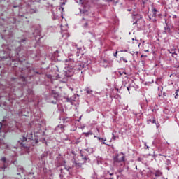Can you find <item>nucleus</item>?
Returning a JSON list of instances; mask_svg holds the SVG:
<instances>
[{"mask_svg":"<svg viewBox=\"0 0 179 179\" xmlns=\"http://www.w3.org/2000/svg\"><path fill=\"white\" fill-rule=\"evenodd\" d=\"M120 61H122L125 64H127V62H128V60H127V59H125L124 57H120Z\"/></svg>","mask_w":179,"mask_h":179,"instance_id":"10","label":"nucleus"},{"mask_svg":"<svg viewBox=\"0 0 179 179\" xmlns=\"http://www.w3.org/2000/svg\"><path fill=\"white\" fill-rule=\"evenodd\" d=\"M178 90H176V92L175 93V99H178Z\"/></svg>","mask_w":179,"mask_h":179,"instance_id":"12","label":"nucleus"},{"mask_svg":"<svg viewBox=\"0 0 179 179\" xmlns=\"http://www.w3.org/2000/svg\"><path fill=\"white\" fill-rule=\"evenodd\" d=\"M52 104H55V103L54 102V101H52Z\"/></svg>","mask_w":179,"mask_h":179,"instance_id":"33","label":"nucleus"},{"mask_svg":"<svg viewBox=\"0 0 179 179\" xmlns=\"http://www.w3.org/2000/svg\"><path fill=\"white\" fill-rule=\"evenodd\" d=\"M90 26H91V27H93V22H90Z\"/></svg>","mask_w":179,"mask_h":179,"instance_id":"24","label":"nucleus"},{"mask_svg":"<svg viewBox=\"0 0 179 179\" xmlns=\"http://www.w3.org/2000/svg\"><path fill=\"white\" fill-rule=\"evenodd\" d=\"M164 30L166 31V33H171V30H170L169 27H165Z\"/></svg>","mask_w":179,"mask_h":179,"instance_id":"9","label":"nucleus"},{"mask_svg":"<svg viewBox=\"0 0 179 179\" xmlns=\"http://www.w3.org/2000/svg\"><path fill=\"white\" fill-rule=\"evenodd\" d=\"M83 135H85V136H86V138H89V136H90V135H93V132L92 131H90L89 132H84L83 133Z\"/></svg>","mask_w":179,"mask_h":179,"instance_id":"5","label":"nucleus"},{"mask_svg":"<svg viewBox=\"0 0 179 179\" xmlns=\"http://www.w3.org/2000/svg\"><path fill=\"white\" fill-rule=\"evenodd\" d=\"M4 145H5V149H8V146L6 144H4Z\"/></svg>","mask_w":179,"mask_h":179,"instance_id":"27","label":"nucleus"},{"mask_svg":"<svg viewBox=\"0 0 179 179\" xmlns=\"http://www.w3.org/2000/svg\"><path fill=\"white\" fill-rule=\"evenodd\" d=\"M89 158H86V157H85V158H83V160H84V163H85L86 162V160H87Z\"/></svg>","mask_w":179,"mask_h":179,"instance_id":"20","label":"nucleus"},{"mask_svg":"<svg viewBox=\"0 0 179 179\" xmlns=\"http://www.w3.org/2000/svg\"><path fill=\"white\" fill-rule=\"evenodd\" d=\"M15 66H17L15 65Z\"/></svg>","mask_w":179,"mask_h":179,"instance_id":"42","label":"nucleus"},{"mask_svg":"<svg viewBox=\"0 0 179 179\" xmlns=\"http://www.w3.org/2000/svg\"><path fill=\"white\" fill-rule=\"evenodd\" d=\"M87 93L88 94H90V93H92V91L87 90Z\"/></svg>","mask_w":179,"mask_h":179,"instance_id":"25","label":"nucleus"},{"mask_svg":"<svg viewBox=\"0 0 179 179\" xmlns=\"http://www.w3.org/2000/svg\"><path fill=\"white\" fill-rule=\"evenodd\" d=\"M149 121H150V122H152V120H150Z\"/></svg>","mask_w":179,"mask_h":179,"instance_id":"39","label":"nucleus"},{"mask_svg":"<svg viewBox=\"0 0 179 179\" xmlns=\"http://www.w3.org/2000/svg\"><path fill=\"white\" fill-rule=\"evenodd\" d=\"M19 79H20V80H22V82H26V78H24V77H23V76H20V77L19 78Z\"/></svg>","mask_w":179,"mask_h":179,"instance_id":"11","label":"nucleus"},{"mask_svg":"<svg viewBox=\"0 0 179 179\" xmlns=\"http://www.w3.org/2000/svg\"><path fill=\"white\" fill-rule=\"evenodd\" d=\"M127 90L129 92V87H127Z\"/></svg>","mask_w":179,"mask_h":179,"instance_id":"35","label":"nucleus"},{"mask_svg":"<svg viewBox=\"0 0 179 179\" xmlns=\"http://www.w3.org/2000/svg\"><path fill=\"white\" fill-rule=\"evenodd\" d=\"M13 164H16V161H15V162H13Z\"/></svg>","mask_w":179,"mask_h":179,"instance_id":"36","label":"nucleus"},{"mask_svg":"<svg viewBox=\"0 0 179 179\" xmlns=\"http://www.w3.org/2000/svg\"><path fill=\"white\" fill-rule=\"evenodd\" d=\"M129 12H131V10H128Z\"/></svg>","mask_w":179,"mask_h":179,"instance_id":"38","label":"nucleus"},{"mask_svg":"<svg viewBox=\"0 0 179 179\" xmlns=\"http://www.w3.org/2000/svg\"><path fill=\"white\" fill-rule=\"evenodd\" d=\"M1 160H2V162H3L5 163V162H6V158H5V157L2 158Z\"/></svg>","mask_w":179,"mask_h":179,"instance_id":"21","label":"nucleus"},{"mask_svg":"<svg viewBox=\"0 0 179 179\" xmlns=\"http://www.w3.org/2000/svg\"><path fill=\"white\" fill-rule=\"evenodd\" d=\"M82 23H83V27L87 28V27H92L90 24V23H93V21L88 20H85L84 18L82 20Z\"/></svg>","mask_w":179,"mask_h":179,"instance_id":"2","label":"nucleus"},{"mask_svg":"<svg viewBox=\"0 0 179 179\" xmlns=\"http://www.w3.org/2000/svg\"><path fill=\"white\" fill-rule=\"evenodd\" d=\"M97 132H100V130L99 129H96Z\"/></svg>","mask_w":179,"mask_h":179,"instance_id":"32","label":"nucleus"},{"mask_svg":"<svg viewBox=\"0 0 179 179\" xmlns=\"http://www.w3.org/2000/svg\"><path fill=\"white\" fill-rule=\"evenodd\" d=\"M147 149H149V146H147Z\"/></svg>","mask_w":179,"mask_h":179,"instance_id":"37","label":"nucleus"},{"mask_svg":"<svg viewBox=\"0 0 179 179\" xmlns=\"http://www.w3.org/2000/svg\"><path fill=\"white\" fill-rule=\"evenodd\" d=\"M152 12L153 13L154 17H156V13H157V10L155 8H152Z\"/></svg>","mask_w":179,"mask_h":179,"instance_id":"7","label":"nucleus"},{"mask_svg":"<svg viewBox=\"0 0 179 179\" xmlns=\"http://www.w3.org/2000/svg\"><path fill=\"white\" fill-rule=\"evenodd\" d=\"M152 124H157V123L156 122V120L153 119V120H152Z\"/></svg>","mask_w":179,"mask_h":179,"instance_id":"22","label":"nucleus"},{"mask_svg":"<svg viewBox=\"0 0 179 179\" xmlns=\"http://www.w3.org/2000/svg\"><path fill=\"white\" fill-rule=\"evenodd\" d=\"M50 97H53L55 100H57V99H58V94L55 91H52Z\"/></svg>","mask_w":179,"mask_h":179,"instance_id":"4","label":"nucleus"},{"mask_svg":"<svg viewBox=\"0 0 179 179\" xmlns=\"http://www.w3.org/2000/svg\"><path fill=\"white\" fill-rule=\"evenodd\" d=\"M12 80H13V81H15V80H16V82H18V81H17V78H12ZM18 83H20V82H18Z\"/></svg>","mask_w":179,"mask_h":179,"instance_id":"18","label":"nucleus"},{"mask_svg":"<svg viewBox=\"0 0 179 179\" xmlns=\"http://www.w3.org/2000/svg\"><path fill=\"white\" fill-rule=\"evenodd\" d=\"M94 138H97V136H94Z\"/></svg>","mask_w":179,"mask_h":179,"instance_id":"40","label":"nucleus"},{"mask_svg":"<svg viewBox=\"0 0 179 179\" xmlns=\"http://www.w3.org/2000/svg\"><path fill=\"white\" fill-rule=\"evenodd\" d=\"M75 163V166L76 167H77V169H80V167H82V164H83V163L82 162H74Z\"/></svg>","mask_w":179,"mask_h":179,"instance_id":"6","label":"nucleus"},{"mask_svg":"<svg viewBox=\"0 0 179 179\" xmlns=\"http://www.w3.org/2000/svg\"><path fill=\"white\" fill-rule=\"evenodd\" d=\"M24 41H26V40H24V39H22V40L21 41L22 43H23V42H24Z\"/></svg>","mask_w":179,"mask_h":179,"instance_id":"30","label":"nucleus"},{"mask_svg":"<svg viewBox=\"0 0 179 179\" xmlns=\"http://www.w3.org/2000/svg\"><path fill=\"white\" fill-rule=\"evenodd\" d=\"M99 141H104V138H101L100 137H98Z\"/></svg>","mask_w":179,"mask_h":179,"instance_id":"23","label":"nucleus"},{"mask_svg":"<svg viewBox=\"0 0 179 179\" xmlns=\"http://www.w3.org/2000/svg\"><path fill=\"white\" fill-rule=\"evenodd\" d=\"M80 142V141L79 140V138H78L76 142H75V144L76 145H78V143H79Z\"/></svg>","mask_w":179,"mask_h":179,"instance_id":"17","label":"nucleus"},{"mask_svg":"<svg viewBox=\"0 0 179 179\" xmlns=\"http://www.w3.org/2000/svg\"><path fill=\"white\" fill-rule=\"evenodd\" d=\"M120 75H127V72L125 71H122V73H121V71L119 72Z\"/></svg>","mask_w":179,"mask_h":179,"instance_id":"16","label":"nucleus"},{"mask_svg":"<svg viewBox=\"0 0 179 179\" xmlns=\"http://www.w3.org/2000/svg\"><path fill=\"white\" fill-rule=\"evenodd\" d=\"M18 171H21V173H23V167L20 166V168H17Z\"/></svg>","mask_w":179,"mask_h":179,"instance_id":"13","label":"nucleus"},{"mask_svg":"<svg viewBox=\"0 0 179 179\" xmlns=\"http://www.w3.org/2000/svg\"><path fill=\"white\" fill-rule=\"evenodd\" d=\"M5 127V126L2 125V123L0 122V132H1V129H2L3 132H6V129H3Z\"/></svg>","mask_w":179,"mask_h":179,"instance_id":"8","label":"nucleus"},{"mask_svg":"<svg viewBox=\"0 0 179 179\" xmlns=\"http://www.w3.org/2000/svg\"><path fill=\"white\" fill-rule=\"evenodd\" d=\"M117 54H118V51H116V52L114 54V57H115V58H118V56H117Z\"/></svg>","mask_w":179,"mask_h":179,"instance_id":"19","label":"nucleus"},{"mask_svg":"<svg viewBox=\"0 0 179 179\" xmlns=\"http://www.w3.org/2000/svg\"><path fill=\"white\" fill-rule=\"evenodd\" d=\"M166 164L169 166V164H170V161L169 160H168L167 162H166Z\"/></svg>","mask_w":179,"mask_h":179,"instance_id":"26","label":"nucleus"},{"mask_svg":"<svg viewBox=\"0 0 179 179\" xmlns=\"http://www.w3.org/2000/svg\"><path fill=\"white\" fill-rule=\"evenodd\" d=\"M144 51H145V52H149V49H147V50H145Z\"/></svg>","mask_w":179,"mask_h":179,"instance_id":"28","label":"nucleus"},{"mask_svg":"<svg viewBox=\"0 0 179 179\" xmlns=\"http://www.w3.org/2000/svg\"><path fill=\"white\" fill-rule=\"evenodd\" d=\"M24 141H27V138H25V137H23V141L24 142Z\"/></svg>","mask_w":179,"mask_h":179,"instance_id":"29","label":"nucleus"},{"mask_svg":"<svg viewBox=\"0 0 179 179\" xmlns=\"http://www.w3.org/2000/svg\"><path fill=\"white\" fill-rule=\"evenodd\" d=\"M166 26H167V22H166Z\"/></svg>","mask_w":179,"mask_h":179,"instance_id":"41","label":"nucleus"},{"mask_svg":"<svg viewBox=\"0 0 179 179\" xmlns=\"http://www.w3.org/2000/svg\"><path fill=\"white\" fill-rule=\"evenodd\" d=\"M66 65H68L70 69H73V68H75V65H76V62L72 59H69V61L66 60Z\"/></svg>","mask_w":179,"mask_h":179,"instance_id":"1","label":"nucleus"},{"mask_svg":"<svg viewBox=\"0 0 179 179\" xmlns=\"http://www.w3.org/2000/svg\"><path fill=\"white\" fill-rule=\"evenodd\" d=\"M36 33H38V36H40V31L38 30H36L35 32H34V36H36Z\"/></svg>","mask_w":179,"mask_h":179,"instance_id":"15","label":"nucleus"},{"mask_svg":"<svg viewBox=\"0 0 179 179\" xmlns=\"http://www.w3.org/2000/svg\"><path fill=\"white\" fill-rule=\"evenodd\" d=\"M112 135H113L112 139L113 141H115V139H117V136H115V135H114V133H113Z\"/></svg>","mask_w":179,"mask_h":179,"instance_id":"14","label":"nucleus"},{"mask_svg":"<svg viewBox=\"0 0 179 179\" xmlns=\"http://www.w3.org/2000/svg\"><path fill=\"white\" fill-rule=\"evenodd\" d=\"M67 170H69V169H71V167H69V168H66Z\"/></svg>","mask_w":179,"mask_h":179,"instance_id":"34","label":"nucleus"},{"mask_svg":"<svg viewBox=\"0 0 179 179\" xmlns=\"http://www.w3.org/2000/svg\"><path fill=\"white\" fill-rule=\"evenodd\" d=\"M48 78H51V76H50V75H48Z\"/></svg>","mask_w":179,"mask_h":179,"instance_id":"31","label":"nucleus"},{"mask_svg":"<svg viewBox=\"0 0 179 179\" xmlns=\"http://www.w3.org/2000/svg\"><path fill=\"white\" fill-rule=\"evenodd\" d=\"M122 162H125V158L124 157H121V158L115 157L113 159L114 164H117V163H121Z\"/></svg>","mask_w":179,"mask_h":179,"instance_id":"3","label":"nucleus"}]
</instances>
